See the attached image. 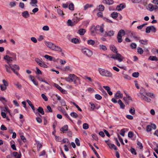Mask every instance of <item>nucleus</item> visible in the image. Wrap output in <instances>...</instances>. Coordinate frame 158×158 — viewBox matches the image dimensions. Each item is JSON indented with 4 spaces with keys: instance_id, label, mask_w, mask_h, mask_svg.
Instances as JSON below:
<instances>
[{
    "instance_id": "nucleus-30",
    "label": "nucleus",
    "mask_w": 158,
    "mask_h": 158,
    "mask_svg": "<svg viewBox=\"0 0 158 158\" xmlns=\"http://www.w3.org/2000/svg\"><path fill=\"white\" fill-rule=\"evenodd\" d=\"M93 6V5L92 4H86L84 6V10H85L89 8L92 7Z\"/></svg>"
},
{
    "instance_id": "nucleus-24",
    "label": "nucleus",
    "mask_w": 158,
    "mask_h": 158,
    "mask_svg": "<svg viewBox=\"0 0 158 158\" xmlns=\"http://www.w3.org/2000/svg\"><path fill=\"white\" fill-rule=\"evenodd\" d=\"M118 103L120 106V108L124 109L125 107V105L123 103L120 99H119L118 101Z\"/></svg>"
},
{
    "instance_id": "nucleus-63",
    "label": "nucleus",
    "mask_w": 158,
    "mask_h": 158,
    "mask_svg": "<svg viewBox=\"0 0 158 158\" xmlns=\"http://www.w3.org/2000/svg\"><path fill=\"white\" fill-rule=\"evenodd\" d=\"M117 39H118V42H119V43H121L123 41V40L122 39V37L121 36L117 35Z\"/></svg>"
},
{
    "instance_id": "nucleus-16",
    "label": "nucleus",
    "mask_w": 158,
    "mask_h": 158,
    "mask_svg": "<svg viewBox=\"0 0 158 158\" xmlns=\"http://www.w3.org/2000/svg\"><path fill=\"white\" fill-rule=\"evenodd\" d=\"M37 3V0H31L30 2V4L34 7H37V6L36 4Z\"/></svg>"
},
{
    "instance_id": "nucleus-8",
    "label": "nucleus",
    "mask_w": 158,
    "mask_h": 158,
    "mask_svg": "<svg viewBox=\"0 0 158 158\" xmlns=\"http://www.w3.org/2000/svg\"><path fill=\"white\" fill-rule=\"evenodd\" d=\"M9 65L10 66L11 69L13 70L14 73L18 75V73L16 71L19 70V66L16 64H14L13 65L11 66L10 64H9Z\"/></svg>"
},
{
    "instance_id": "nucleus-1",
    "label": "nucleus",
    "mask_w": 158,
    "mask_h": 158,
    "mask_svg": "<svg viewBox=\"0 0 158 158\" xmlns=\"http://www.w3.org/2000/svg\"><path fill=\"white\" fill-rule=\"evenodd\" d=\"M98 71L102 76L108 77H111L112 73L109 71L101 68L98 69Z\"/></svg>"
},
{
    "instance_id": "nucleus-35",
    "label": "nucleus",
    "mask_w": 158,
    "mask_h": 158,
    "mask_svg": "<svg viewBox=\"0 0 158 158\" xmlns=\"http://www.w3.org/2000/svg\"><path fill=\"white\" fill-rule=\"evenodd\" d=\"M69 9L73 11L74 10V5L73 3H71L69 5Z\"/></svg>"
},
{
    "instance_id": "nucleus-25",
    "label": "nucleus",
    "mask_w": 158,
    "mask_h": 158,
    "mask_svg": "<svg viewBox=\"0 0 158 158\" xmlns=\"http://www.w3.org/2000/svg\"><path fill=\"white\" fill-rule=\"evenodd\" d=\"M100 50H102L104 51H105L107 50V48L106 46L100 44L98 46Z\"/></svg>"
},
{
    "instance_id": "nucleus-61",
    "label": "nucleus",
    "mask_w": 158,
    "mask_h": 158,
    "mask_svg": "<svg viewBox=\"0 0 158 158\" xmlns=\"http://www.w3.org/2000/svg\"><path fill=\"white\" fill-rule=\"evenodd\" d=\"M42 29L45 31H48L49 30V27L48 26H45L42 28Z\"/></svg>"
},
{
    "instance_id": "nucleus-44",
    "label": "nucleus",
    "mask_w": 158,
    "mask_h": 158,
    "mask_svg": "<svg viewBox=\"0 0 158 158\" xmlns=\"http://www.w3.org/2000/svg\"><path fill=\"white\" fill-rule=\"evenodd\" d=\"M5 67L6 69V71H7V72L9 73H10V72H11V70H10L11 67H10V66L9 65V66H8L6 65H5Z\"/></svg>"
},
{
    "instance_id": "nucleus-3",
    "label": "nucleus",
    "mask_w": 158,
    "mask_h": 158,
    "mask_svg": "<svg viewBox=\"0 0 158 158\" xmlns=\"http://www.w3.org/2000/svg\"><path fill=\"white\" fill-rule=\"evenodd\" d=\"M116 54V55L110 54L109 56L111 58L114 60L116 59L118 60L119 62H122L124 59V57L119 53Z\"/></svg>"
},
{
    "instance_id": "nucleus-6",
    "label": "nucleus",
    "mask_w": 158,
    "mask_h": 158,
    "mask_svg": "<svg viewBox=\"0 0 158 158\" xmlns=\"http://www.w3.org/2000/svg\"><path fill=\"white\" fill-rule=\"evenodd\" d=\"M123 100L126 104L128 105L132 99L131 96L128 94H126V97L123 98Z\"/></svg>"
},
{
    "instance_id": "nucleus-50",
    "label": "nucleus",
    "mask_w": 158,
    "mask_h": 158,
    "mask_svg": "<svg viewBox=\"0 0 158 158\" xmlns=\"http://www.w3.org/2000/svg\"><path fill=\"white\" fill-rule=\"evenodd\" d=\"M147 25V23H144L143 24L139 26H137V28L141 30V29L144 27L146 26Z\"/></svg>"
},
{
    "instance_id": "nucleus-37",
    "label": "nucleus",
    "mask_w": 158,
    "mask_h": 158,
    "mask_svg": "<svg viewBox=\"0 0 158 158\" xmlns=\"http://www.w3.org/2000/svg\"><path fill=\"white\" fill-rule=\"evenodd\" d=\"M130 113L132 115H134L135 114V110L133 107H131L129 110Z\"/></svg>"
},
{
    "instance_id": "nucleus-26",
    "label": "nucleus",
    "mask_w": 158,
    "mask_h": 158,
    "mask_svg": "<svg viewBox=\"0 0 158 158\" xmlns=\"http://www.w3.org/2000/svg\"><path fill=\"white\" fill-rule=\"evenodd\" d=\"M60 131L64 133L65 131H67L68 130V126L67 125H65L61 129Z\"/></svg>"
},
{
    "instance_id": "nucleus-59",
    "label": "nucleus",
    "mask_w": 158,
    "mask_h": 158,
    "mask_svg": "<svg viewBox=\"0 0 158 158\" xmlns=\"http://www.w3.org/2000/svg\"><path fill=\"white\" fill-rule=\"evenodd\" d=\"M2 111H3L5 112H6L9 114L10 113V110H9L8 108L6 106L5 107V108L2 110Z\"/></svg>"
},
{
    "instance_id": "nucleus-7",
    "label": "nucleus",
    "mask_w": 158,
    "mask_h": 158,
    "mask_svg": "<svg viewBox=\"0 0 158 158\" xmlns=\"http://www.w3.org/2000/svg\"><path fill=\"white\" fill-rule=\"evenodd\" d=\"M151 31L153 32H155L156 31V29L153 26H151L146 27V32L147 33H149Z\"/></svg>"
},
{
    "instance_id": "nucleus-48",
    "label": "nucleus",
    "mask_w": 158,
    "mask_h": 158,
    "mask_svg": "<svg viewBox=\"0 0 158 158\" xmlns=\"http://www.w3.org/2000/svg\"><path fill=\"white\" fill-rule=\"evenodd\" d=\"M40 66L41 67H43L44 68H47L48 67V66L47 65L45 64L44 62L43 61L40 64Z\"/></svg>"
},
{
    "instance_id": "nucleus-21",
    "label": "nucleus",
    "mask_w": 158,
    "mask_h": 158,
    "mask_svg": "<svg viewBox=\"0 0 158 158\" xmlns=\"http://www.w3.org/2000/svg\"><path fill=\"white\" fill-rule=\"evenodd\" d=\"M103 2L104 3L110 5L113 3L114 1L113 0H103Z\"/></svg>"
},
{
    "instance_id": "nucleus-12",
    "label": "nucleus",
    "mask_w": 158,
    "mask_h": 158,
    "mask_svg": "<svg viewBox=\"0 0 158 158\" xmlns=\"http://www.w3.org/2000/svg\"><path fill=\"white\" fill-rule=\"evenodd\" d=\"M114 97L116 99L121 98L123 97V94L120 91L118 90L115 94Z\"/></svg>"
},
{
    "instance_id": "nucleus-28",
    "label": "nucleus",
    "mask_w": 158,
    "mask_h": 158,
    "mask_svg": "<svg viewBox=\"0 0 158 158\" xmlns=\"http://www.w3.org/2000/svg\"><path fill=\"white\" fill-rule=\"evenodd\" d=\"M85 32V30L84 29H80L78 31V33L81 35H83Z\"/></svg>"
},
{
    "instance_id": "nucleus-39",
    "label": "nucleus",
    "mask_w": 158,
    "mask_h": 158,
    "mask_svg": "<svg viewBox=\"0 0 158 158\" xmlns=\"http://www.w3.org/2000/svg\"><path fill=\"white\" fill-rule=\"evenodd\" d=\"M58 110L61 111L63 113H65V109L61 106H58L57 107Z\"/></svg>"
},
{
    "instance_id": "nucleus-34",
    "label": "nucleus",
    "mask_w": 158,
    "mask_h": 158,
    "mask_svg": "<svg viewBox=\"0 0 158 158\" xmlns=\"http://www.w3.org/2000/svg\"><path fill=\"white\" fill-rule=\"evenodd\" d=\"M111 15L113 18H116L118 16V13L116 12H113L111 14Z\"/></svg>"
},
{
    "instance_id": "nucleus-46",
    "label": "nucleus",
    "mask_w": 158,
    "mask_h": 158,
    "mask_svg": "<svg viewBox=\"0 0 158 158\" xmlns=\"http://www.w3.org/2000/svg\"><path fill=\"white\" fill-rule=\"evenodd\" d=\"M132 75L133 77L136 78L139 77V73L138 72H135L133 73Z\"/></svg>"
},
{
    "instance_id": "nucleus-53",
    "label": "nucleus",
    "mask_w": 158,
    "mask_h": 158,
    "mask_svg": "<svg viewBox=\"0 0 158 158\" xmlns=\"http://www.w3.org/2000/svg\"><path fill=\"white\" fill-rule=\"evenodd\" d=\"M78 40L77 38H73L71 40V42L74 44L78 43Z\"/></svg>"
},
{
    "instance_id": "nucleus-19",
    "label": "nucleus",
    "mask_w": 158,
    "mask_h": 158,
    "mask_svg": "<svg viewBox=\"0 0 158 158\" xmlns=\"http://www.w3.org/2000/svg\"><path fill=\"white\" fill-rule=\"evenodd\" d=\"M22 15L24 18H27L30 16V15L27 11H24L22 13Z\"/></svg>"
},
{
    "instance_id": "nucleus-58",
    "label": "nucleus",
    "mask_w": 158,
    "mask_h": 158,
    "mask_svg": "<svg viewBox=\"0 0 158 158\" xmlns=\"http://www.w3.org/2000/svg\"><path fill=\"white\" fill-rule=\"evenodd\" d=\"M57 11L59 15H64L63 12L60 9H57Z\"/></svg>"
},
{
    "instance_id": "nucleus-47",
    "label": "nucleus",
    "mask_w": 158,
    "mask_h": 158,
    "mask_svg": "<svg viewBox=\"0 0 158 158\" xmlns=\"http://www.w3.org/2000/svg\"><path fill=\"white\" fill-rule=\"evenodd\" d=\"M139 42L142 44H147L148 41L146 40H139Z\"/></svg>"
},
{
    "instance_id": "nucleus-43",
    "label": "nucleus",
    "mask_w": 158,
    "mask_h": 158,
    "mask_svg": "<svg viewBox=\"0 0 158 158\" xmlns=\"http://www.w3.org/2000/svg\"><path fill=\"white\" fill-rule=\"evenodd\" d=\"M98 10L100 11H103L104 10V6L103 5H101L98 6Z\"/></svg>"
},
{
    "instance_id": "nucleus-13",
    "label": "nucleus",
    "mask_w": 158,
    "mask_h": 158,
    "mask_svg": "<svg viewBox=\"0 0 158 158\" xmlns=\"http://www.w3.org/2000/svg\"><path fill=\"white\" fill-rule=\"evenodd\" d=\"M114 31L112 30H110L107 31L106 32L104 36H111L114 35Z\"/></svg>"
},
{
    "instance_id": "nucleus-33",
    "label": "nucleus",
    "mask_w": 158,
    "mask_h": 158,
    "mask_svg": "<svg viewBox=\"0 0 158 158\" xmlns=\"http://www.w3.org/2000/svg\"><path fill=\"white\" fill-rule=\"evenodd\" d=\"M38 111L41 113L42 114L44 115V111L43 109L41 107H39L38 109Z\"/></svg>"
},
{
    "instance_id": "nucleus-14",
    "label": "nucleus",
    "mask_w": 158,
    "mask_h": 158,
    "mask_svg": "<svg viewBox=\"0 0 158 158\" xmlns=\"http://www.w3.org/2000/svg\"><path fill=\"white\" fill-rule=\"evenodd\" d=\"M46 45L50 48L53 50L55 45V44L49 42H46L45 43Z\"/></svg>"
},
{
    "instance_id": "nucleus-41",
    "label": "nucleus",
    "mask_w": 158,
    "mask_h": 158,
    "mask_svg": "<svg viewBox=\"0 0 158 158\" xmlns=\"http://www.w3.org/2000/svg\"><path fill=\"white\" fill-rule=\"evenodd\" d=\"M44 57L46 59L50 61H52L53 60V57L48 55H45Z\"/></svg>"
},
{
    "instance_id": "nucleus-45",
    "label": "nucleus",
    "mask_w": 158,
    "mask_h": 158,
    "mask_svg": "<svg viewBox=\"0 0 158 158\" xmlns=\"http://www.w3.org/2000/svg\"><path fill=\"white\" fill-rule=\"evenodd\" d=\"M70 115L73 118H77L78 117V114L76 113L73 112L70 113Z\"/></svg>"
},
{
    "instance_id": "nucleus-11",
    "label": "nucleus",
    "mask_w": 158,
    "mask_h": 158,
    "mask_svg": "<svg viewBox=\"0 0 158 158\" xmlns=\"http://www.w3.org/2000/svg\"><path fill=\"white\" fill-rule=\"evenodd\" d=\"M53 86L56 88L63 94H66L67 93V91L63 89L58 85L56 83H54Z\"/></svg>"
},
{
    "instance_id": "nucleus-40",
    "label": "nucleus",
    "mask_w": 158,
    "mask_h": 158,
    "mask_svg": "<svg viewBox=\"0 0 158 158\" xmlns=\"http://www.w3.org/2000/svg\"><path fill=\"white\" fill-rule=\"evenodd\" d=\"M72 20L75 25L79 21V19L77 17H75L73 18Z\"/></svg>"
},
{
    "instance_id": "nucleus-22",
    "label": "nucleus",
    "mask_w": 158,
    "mask_h": 158,
    "mask_svg": "<svg viewBox=\"0 0 158 158\" xmlns=\"http://www.w3.org/2000/svg\"><path fill=\"white\" fill-rule=\"evenodd\" d=\"M141 98L143 100L146 101L148 102H149L151 101V99L150 98L146 97L145 95L143 96H141Z\"/></svg>"
},
{
    "instance_id": "nucleus-5",
    "label": "nucleus",
    "mask_w": 158,
    "mask_h": 158,
    "mask_svg": "<svg viewBox=\"0 0 158 158\" xmlns=\"http://www.w3.org/2000/svg\"><path fill=\"white\" fill-rule=\"evenodd\" d=\"M81 52L82 53L88 57H90L93 55L92 52L86 48H82L81 49Z\"/></svg>"
},
{
    "instance_id": "nucleus-51",
    "label": "nucleus",
    "mask_w": 158,
    "mask_h": 158,
    "mask_svg": "<svg viewBox=\"0 0 158 158\" xmlns=\"http://www.w3.org/2000/svg\"><path fill=\"white\" fill-rule=\"evenodd\" d=\"M83 128L84 129H87L89 128V125L87 123H84L83 125Z\"/></svg>"
},
{
    "instance_id": "nucleus-55",
    "label": "nucleus",
    "mask_w": 158,
    "mask_h": 158,
    "mask_svg": "<svg viewBox=\"0 0 158 158\" xmlns=\"http://www.w3.org/2000/svg\"><path fill=\"white\" fill-rule=\"evenodd\" d=\"M41 96L46 101L48 100V98L44 94H41Z\"/></svg>"
},
{
    "instance_id": "nucleus-32",
    "label": "nucleus",
    "mask_w": 158,
    "mask_h": 158,
    "mask_svg": "<svg viewBox=\"0 0 158 158\" xmlns=\"http://www.w3.org/2000/svg\"><path fill=\"white\" fill-rule=\"evenodd\" d=\"M68 25L69 26H74V24L73 20L70 19H69L67 21Z\"/></svg>"
},
{
    "instance_id": "nucleus-10",
    "label": "nucleus",
    "mask_w": 158,
    "mask_h": 158,
    "mask_svg": "<svg viewBox=\"0 0 158 158\" xmlns=\"http://www.w3.org/2000/svg\"><path fill=\"white\" fill-rule=\"evenodd\" d=\"M152 128L154 129H156V125L154 124H151L150 125H148L146 127V131L148 132L151 131L152 130Z\"/></svg>"
},
{
    "instance_id": "nucleus-20",
    "label": "nucleus",
    "mask_w": 158,
    "mask_h": 158,
    "mask_svg": "<svg viewBox=\"0 0 158 158\" xmlns=\"http://www.w3.org/2000/svg\"><path fill=\"white\" fill-rule=\"evenodd\" d=\"M146 93L145 89L143 88H141L140 90V92L139 94H138L139 96H140V95L141 96H143L145 95H146Z\"/></svg>"
},
{
    "instance_id": "nucleus-60",
    "label": "nucleus",
    "mask_w": 158,
    "mask_h": 158,
    "mask_svg": "<svg viewBox=\"0 0 158 158\" xmlns=\"http://www.w3.org/2000/svg\"><path fill=\"white\" fill-rule=\"evenodd\" d=\"M69 5V3L68 2H67L66 3H63L62 4V7L66 9L68 8Z\"/></svg>"
},
{
    "instance_id": "nucleus-38",
    "label": "nucleus",
    "mask_w": 158,
    "mask_h": 158,
    "mask_svg": "<svg viewBox=\"0 0 158 158\" xmlns=\"http://www.w3.org/2000/svg\"><path fill=\"white\" fill-rule=\"evenodd\" d=\"M87 43L88 44L93 45L95 44V42L92 40H89L87 41Z\"/></svg>"
},
{
    "instance_id": "nucleus-42",
    "label": "nucleus",
    "mask_w": 158,
    "mask_h": 158,
    "mask_svg": "<svg viewBox=\"0 0 158 158\" xmlns=\"http://www.w3.org/2000/svg\"><path fill=\"white\" fill-rule=\"evenodd\" d=\"M149 59L152 61H157L158 60L156 57L155 56H150L149 57Z\"/></svg>"
},
{
    "instance_id": "nucleus-54",
    "label": "nucleus",
    "mask_w": 158,
    "mask_h": 158,
    "mask_svg": "<svg viewBox=\"0 0 158 158\" xmlns=\"http://www.w3.org/2000/svg\"><path fill=\"white\" fill-rule=\"evenodd\" d=\"M138 52L140 54H141L143 53V51L142 49L140 48H137Z\"/></svg>"
},
{
    "instance_id": "nucleus-2",
    "label": "nucleus",
    "mask_w": 158,
    "mask_h": 158,
    "mask_svg": "<svg viewBox=\"0 0 158 158\" xmlns=\"http://www.w3.org/2000/svg\"><path fill=\"white\" fill-rule=\"evenodd\" d=\"M91 34L92 35H94L97 32V31H99L102 33H103L104 31L103 26V25L102 26H97L95 27L94 26H92L90 29Z\"/></svg>"
},
{
    "instance_id": "nucleus-56",
    "label": "nucleus",
    "mask_w": 158,
    "mask_h": 158,
    "mask_svg": "<svg viewBox=\"0 0 158 158\" xmlns=\"http://www.w3.org/2000/svg\"><path fill=\"white\" fill-rule=\"evenodd\" d=\"M130 151L132 154H134L135 155L136 154V152L134 148H131L130 149Z\"/></svg>"
},
{
    "instance_id": "nucleus-52",
    "label": "nucleus",
    "mask_w": 158,
    "mask_h": 158,
    "mask_svg": "<svg viewBox=\"0 0 158 158\" xmlns=\"http://www.w3.org/2000/svg\"><path fill=\"white\" fill-rule=\"evenodd\" d=\"M35 61L36 62V63L38 64V65H39L41 63L43 62L40 59L38 58H36L35 59Z\"/></svg>"
},
{
    "instance_id": "nucleus-4",
    "label": "nucleus",
    "mask_w": 158,
    "mask_h": 158,
    "mask_svg": "<svg viewBox=\"0 0 158 158\" xmlns=\"http://www.w3.org/2000/svg\"><path fill=\"white\" fill-rule=\"evenodd\" d=\"M11 55L13 57H10L8 55H6L4 57V59L6 60L9 64H10L9 63L11 62L13 60L16 59V55L15 54L13 53Z\"/></svg>"
},
{
    "instance_id": "nucleus-27",
    "label": "nucleus",
    "mask_w": 158,
    "mask_h": 158,
    "mask_svg": "<svg viewBox=\"0 0 158 158\" xmlns=\"http://www.w3.org/2000/svg\"><path fill=\"white\" fill-rule=\"evenodd\" d=\"M124 8V5L123 4H121L117 6L116 9L118 11H121Z\"/></svg>"
},
{
    "instance_id": "nucleus-9",
    "label": "nucleus",
    "mask_w": 158,
    "mask_h": 158,
    "mask_svg": "<svg viewBox=\"0 0 158 158\" xmlns=\"http://www.w3.org/2000/svg\"><path fill=\"white\" fill-rule=\"evenodd\" d=\"M148 9L152 11L153 10H158V6H153L152 4H149L148 6Z\"/></svg>"
},
{
    "instance_id": "nucleus-17",
    "label": "nucleus",
    "mask_w": 158,
    "mask_h": 158,
    "mask_svg": "<svg viewBox=\"0 0 158 158\" xmlns=\"http://www.w3.org/2000/svg\"><path fill=\"white\" fill-rule=\"evenodd\" d=\"M52 50L59 52H62V49L60 47L55 45Z\"/></svg>"
},
{
    "instance_id": "nucleus-23",
    "label": "nucleus",
    "mask_w": 158,
    "mask_h": 158,
    "mask_svg": "<svg viewBox=\"0 0 158 158\" xmlns=\"http://www.w3.org/2000/svg\"><path fill=\"white\" fill-rule=\"evenodd\" d=\"M146 95H147V96H149L152 98H155L156 97V96L155 94L152 93H146Z\"/></svg>"
},
{
    "instance_id": "nucleus-31",
    "label": "nucleus",
    "mask_w": 158,
    "mask_h": 158,
    "mask_svg": "<svg viewBox=\"0 0 158 158\" xmlns=\"http://www.w3.org/2000/svg\"><path fill=\"white\" fill-rule=\"evenodd\" d=\"M125 31L123 30H121L119 31L118 35L121 36L122 37V36L124 35H125Z\"/></svg>"
},
{
    "instance_id": "nucleus-49",
    "label": "nucleus",
    "mask_w": 158,
    "mask_h": 158,
    "mask_svg": "<svg viewBox=\"0 0 158 158\" xmlns=\"http://www.w3.org/2000/svg\"><path fill=\"white\" fill-rule=\"evenodd\" d=\"M95 98L98 100H101L102 98V96L98 94H96L95 95Z\"/></svg>"
},
{
    "instance_id": "nucleus-18",
    "label": "nucleus",
    "mask_w": 158,
    "mask_h": 158,
    "mask_svg": "<svg viewBox=\"0 0 158 158\" xmlns=\"http://www.w3.org/2000/svg\"><path fill=\"white\" fill-rule=\"evenodd\" d=\"M110 49L113 52L117 53H118L116 47L113 45H111L110 46Z\"/></svg>"
},
{
    "instance_id": "nucleus-64",
    "label": "nucleus",
    "mask_w": 158,
    "mask_h": 158,
    "mask_svg": "<svg viewBox=\"0 0 158 158\" xmlns=\"http://www.w3.org/2000/svg\"><path fill=\"white\" fill-rule=\"evenodd\" d=\"M60 102L61 103V105L62 106H66V102L64 100H61L60 101Z\"/></svg>"
},
{
    "instance_id": "nucleus-36",
    "label": "nucleus",
    "mask_w": 158,
    "mask_h": 158,
    "mask_svg": "<svg viewBox=\"0 0 158 158\" xmlns=\"http://www.w3.org/2000/svg\"><path fill=\"white\" fill-rule=\"evenodd\" d=\"M13 155L14 156L16 157V158H21V154H19L17 152H13Z\"/></svg>"
},
{
    "instance_id": "nucleus-62",
    "label": "nucleus",
    "mask_w": 158,
    "mask_h": 158,
    "mask_svg": "<svg viewBox=\"0 0 158 158\" xmlns=\"http://www.w3.org/2000/svg\"><path fill=\"white\" fill-rule=\"evenodd\" d=\"M36 73L37 74H41L42 72L41 71L37 68H36Z\"/></svg>"
},
{
    "instance_id": "nucleus-29",
    "label": "nucleus",
    "mask_w": 158,
    "mask_h": 158,
    "mask_svg": "<svg viewBox=\"0 0 158 158\" xmlns=\"http://www.w3.org/2000/svg\"><path fill=\"white\" fill-rule=\"evenodd\" d=\"M108 146L110 149H114L115 150H117V147L114 144L110 143Z\"/></svg>"
},
{
    "instance_id": "nucleus-15",
    "label": "nucleus",
    "mask_w": 158,
    "mask_h": 158,
    "mask_svg": "<svg viewBox=\"0 0 158 158\" xmlns=\"http://www.w3.org/2000/svg\"><path fill=\"white\" fill-rule=\"evenodd\" d=\"M79 78L77 77L74 74H70L66 79H78Z\"/></svg>"
},
{
    "instance_id": "nucleus-57",
    "label": "nucleus",
    "mask_w": 158,
    "mask_h": 158,
    "mask_svg": "<svg viewBox=\"0 0 158 158\" xmlns=\"http://www.w3.org/2000/svg\"><path fill=\"white\" fill-rule=\"evenodd\" d=\"M75 142L76 144V145L77 146H80V141L79 139L77 138H76L75 139Z\"/></svg>"
}]
</instances>
